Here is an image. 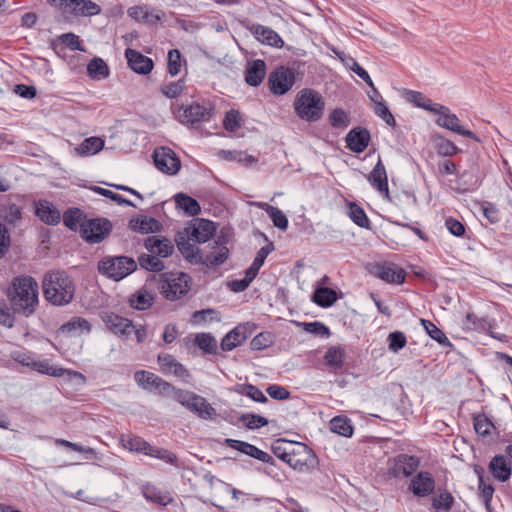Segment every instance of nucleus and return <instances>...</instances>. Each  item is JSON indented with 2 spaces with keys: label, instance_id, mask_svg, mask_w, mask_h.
<instances>
[{
  "label": "nucleus",
  "instance_id": "nucleus-1",
  "mask_svg": "<svg viewBox=\"0 0 512 512\" xmlns=\"http://www.w3.org/2000/svg\"><path fill=\"white\" fill-rule=\"evenodd\" d=\"M271 450L295 471L311 472L318 466L316 454L304 443L277 439L272 443Z\"/></svg>",
  "mask_w": 512,
  "mask_h": 512
},
{
  "label": "nucleus",
  "instance_id": "nucleus-2",
  "mask_svg": "<svg viewBox=\"0 0 512 512\" xmlns=\"http://www.w3.org/2000/svg\"><path fill=\"white\" fill-rule=\"evenodd\" d=\"M39 287L31 276H19L13 279L7 291V297L14 309L26 317L36 311L38 305Z\"/></svg>",
  "mask_w": 512,
  "mask_h": 512
},
{
  "label": "nucleus",
  "instance_id": "nucleus-3",
  "mask_svg": "<svg viewBox=\"0 0 512 512\" xmlns=\"http://www.w3.org/2000/svg\"><path fill=\"white\" fill-rule=\"evenodd\" d=\"M43 294L53 305L64 306L70 303L75 294L72 279L64 271H50L43 279Z\"/></svg>",
  "mask_w": 512,
  "mask_h": 512
},
{
  "label": "nucleus",
  "instance_id": "nucleus-4",
  "mask_svg": "<svg viewBox=\"0 0 512 512\" xmlns=\"http://www.w3.org/2000/svg\"><path fill=\"white\" fill-rule=\"evenodd\" d=\"M323 97L312 89L301 90L294 101V110L297 116L308 122L318 121L324 112Z\"/></svg>",
  "mask_w": 512,
  "mask_h": 512
},
{
  "label": "nucleus",
  "instance_id": "nucleus-5",
  "mask_svg": "<svg viewBox=\"0 0 512 512\" xmlns=\"http://www.w3.org/2000/svg\"><path fill=\"white\" fill-rule=\"evenodd\" d=\"M191 278L188 274H164L160 280V292L169 301H176L184 297L190 290Z\"/></svg>",
  "mask_w": 512,
  "mask_h": 512
},
{
  "label": "nucleus",
  "instance_id": "nucleus-6",
  "mask_svg": "<svg viewBox=\"0 0 512 512\" xmlns=\"http://www.w3.org/2000/svg\"><path fill=\"white\" fill-rule=\"evenodd\" d=\"M136 269V261L127 256L106 257L98 263L99 272L115 281L122 280Z\"/></svg>",
  "mask_w": 512,
  "mask_h": 512
},
{
  "label": "nucleus",
  "instance_id": "nucleus-7",
  "mask_svg": "<svg viewBox=\"0 0 512 512\" xmlns=\"http://www.w3.org/2000/svg\"><path fill=\"white\" fill-rule=\"evenodd\" d=\"M177 119L187 125H194L200 122H208L214 115V107L210 103H192L187 106H180L175 111Z\"/></svg>",
  "mask_w": 512,
  "mask_h": 512
},
{
  "label": "nucleus",
  "instance_id": "nucleus-8",
  "mask_svg": "<svg viewBox=\"0 0 512 512\" xmlns=\"http://www.w3.org/2000/svg\"><path fill=\"white\" fill-rule=\"evenodd\" d=\"M64 14L90 17L101 13V7L91 0H46Z\"/></svg>",
  "mask_w": 512,
  "mask_h": 512
},
{
  "label": "nucleus",
  "instance_id": "nucleus-9",
  "mask_svg": "<svg viewBox=\"0 0 512 512\" xmlns=\"http://www.w3.org/2000/svg\"><path fill=\"white\" fill-rule=\"evenodd\" d=\"M432 113L438 115L435 123L439 127L470 138L476 142L480 141L479 137L474 132L461 126L458 116L454 114L447 106L438 103Z\"/></svg>",
  "mask_w": 512,
  "mask_h": 512
},
{
  "label": "nucleus",
  "instance_id": "nucleus-10",
  "mask_svg": "<svg viewBox=\"0 0 512 512\" xmlns=\"http://www.w3.org/2000/svg\"><path fill=\"white\" fill-rule=\"evenodd\" d=\"M112 223L107 218L88 219L81 229L80 236L90 244H98L105 240L112 231Z\"/></svg>",
  "mask_w": 512,
  "mask_h": 512
},
{
  "label": "nucleus",
  "instance_id": "nucleus-11",
  "mask_svg": "<svg viewBox=\"0 0 512 512\" xmlns=\"http://www.w3.org/2000/svg\"><path fill=\"white\" fill-rule=\"evenodd\" d=\"M295 80L294 68L280 66L270 73L268 86L274 95H284L293 87Z\"/></svg>",
  "mask_w": 512,
  "mask_h": 512
},
{
  "label": "nucleus",
  "instance_id": "nucleus-12",
  "mask_svg": "<svg viewBox=\"0 0 512 512\" xmlns=\"http://www.w3.org/2000/svg\"><path fill=\"white\" fill-rule=\"evenodd\" d=\"M156 168L164 174L175 175L181 168V161L169 147H158L153 152Z\"/></svg>",
  "mask_w": 512,
  "mask_h": 512
},
{
  "label": "nucleus",
  "instance_id": "nucleus-13",
  "mask_svg": "<svg viewBox=\"0 0 512 512\" xmlns=\"http://www.w3.org/2000/svg\"><path fill=\"white\" fill-rule=\"evenodd\" d=\"M228 256L229 249L227 246L222 241L216 240L209 251L202 250L196 263L207 267H217L222 265L228 259Z\"/></svg>",
  "mask_w": 512,
  "mask_h": 512
},
{
  "label": "nucleus",
  "instance_id": "nucleus-14",
  "mask_svg": "<svg viewBox=\"0 0 512 512\" xmlns=\"http://www.w3.org/2000/svg\"><path fill=\"white\" fill-rule=\"evenodd\" d=\"M371 273L387 283L402 284L406 278V272L404 269L389 262L376 263L373 265Z\"/></svg>",
  "mask_w": 512,
  "mask_h": 512
},
{
  "label": "nucleus",
  "instance_id": "nucleus-15",
  "mask_svg": "<svg viewBox=\"0 0 512 512\" xmlns=\"http://www.w3.org/2000/svg\"><path fill=\"white\" fill-rule=\"evenodd\" d=\"M101 319L113 334L121 337H128L134 328V324L130 319L113 312H102Z\"/></svg>",
  "mask_w": 512,
  "mask_h": 512
},
{
  "label": "nucleus",
  "instance_id": "nucleus-16",
  "mask_svg": "<svg viewBox=\"0 0 512 512\" xmlns=\"http://www.w3.org/2000/svg\"><path fill=\"white\" fill-rule=\"evenodd\" d=\"M420 466V459L414 455L399 454L394 459V465L391 468L394 477L412 476Z\"/></svg>",
  "mask_w": 512,
  "mask_h": 512
},
{
  "label": "nucleus",
  "instance_id": "nucleus-17",
  "mask_svg": "<svg viewBox=\"0 0 512 512\" xmlns=\"http://www.w3.org/2000/svg\"><path fill=\"white\" fill-rule=\"evenodd\" d=\"M225 443L228 447L238 450L239 452L255 458L263 463L272 465L274 464V459L270 454L250 443L230 438H227Z\"/></svg>",
  "mask_w": 512,
  "mask_h": 512
},
{
  "label": "nucleus",
  "instance_id": "nucleus-18",
  "mask_svg": "<svg viewBox=\"0 0 512 512\" xmlns=\"http://www.w3.org/2000/svg\"><path fill=\"white\" fill-rule=\"evenodd\" d=\"M367 180L385 199H390L387 172L381 158L368 174Z\"/></svg>",
  "mask_w": 512,
  "mask_h": 512
},
{
  "label": "nucleus",
  "instance_id": "nucleus-19",
  "mask_svg": "<svg viewBox=\"0 0 512 512\" xmlns=\"http://www.w3.org/2000/svg\"><path fill=\"white\" fill-rule=\"evenodd\" d=\"M127 13L129 17L137 22H144L150 25H157L164 17V13L161 10L149 7L148 5L130 7Z\"/></svg>",
  "mask_w": 512,
  "mask_h": 512
},
{
  "label": "nucleus",
  "instance_id": "nucleus-20",
  "mask_svg": "<svg viewBox=\"0 0 512 512\" xmlns=\"http://www.w3.org/2000/svg\"><path fill=\"white\" fill-rule=\"evenodd\" d=\"M435 481L431 473L421 471L410 481L409 490L417 497H426L433 492Z\"/></svg>",
  "mask_w": 512,
  "mask_h": 512
},
{
  "label": "nucleus",
  "instance_id": "nucleus-21",
  "mask_svg": "<svg viewBox=\"0 0 512 512\" xmlns=\"http://www.w3.org/2000/svg\"><path fill=\"white\" fill-rule=\"evenodd\" d=\"M125 57L128 66L137 74L147 75L154 67L153 60L137 50L127 48L125 50Z\"/></svg>",
  "mask_w": 512,
  "mask_h": 512
},
{
  "label": "nucleus",
  "instance_id": "nucleus-22",
  "mask_svg": "<svg viewBox=\"0 0 512 512\" xmlns=\"http://www.w3.org/2000/svg\"><path fill=\"white\" fill-rule=\"evenodd\" d=\"M189 240L197 243L207 242L215 233V225L206 219H196L195 223L187 229Z\"/></svg>",
  "mask_w": 512,
  "mask_h": 512
},
{
  "label": "nucleus",
  "instance_id": "nucleus-23",
  "mask_svg": "<svg viewBox=\"0 0 512 512\" xmlns=\"http://www.w3.org/2000/svg\"><path fill=\"white\" fill-rule=\"evenodd\" d=\"M345 141L352 152L361 153L369 145L370 133L366 128L356 127L348 132Z\"/></svg>",
  "mask_w": 512,
  "mask_h": 512
},
{
  "label": "nucleus",
  "instance_id": "nucleus-24",
  "mask_svg": "<svg viewBox=\"0 0 512 512\" xmlns=\"http://www.w3.org/2000/svg\"><path fill=\"white\" fill-rule=\"evenodd\" d=\"M266 76V63L264 60L256 59L248 61L245 69V81L252 87L259 86Z\"/></svg>",
  "mask_w": 512,
  "mask_h": 512
},
{
  "label": "nucleus",
  "instance_id": "nucleus-25",
  "mask_svg": "<svg viewBox=\"0 0 512 512\" xmlns=\"http://www.w3.org/2000/svg\"><path fill=\"white\" fill-rule=\"evenodd\" d=\"M251 33L256 37L258 41L267 44L272 47L280 48L283 46V40L277 32L273 29L260 25L253 24L250 27Z\"/></svg>",
  "mask_w": 512,
  "mask_h": 512
},
{
  "label": "nucleus",
  "instance_id": "nucleus-26",
  "mask_svg": "<svg viewBox=\"0 0 512 512\" xmlns=\"http://www.w3.org/2000/svg\"><path fill=\"white\" fill-rule=\"evenodd\" d=\"M141 492L147 501L161 506H167L173 501V498L168 491H163L150 482L141 486Z\"/></svg>",
  "mask_w": 512,
  "mask_h": 512
},
{
  "label": "nucleus",
  "instance_id": "nucleus-27",
  "mask_svg": "<svg viewBox=\"0 0 512 512\" xmlns=\"http://www.w3.org/2000/svg\"><path fill=\"white\" fill-rule=\"evenodd\" d=\"M189 411L195 413L198 417L208 420L216 415V410L200 395L193 394L187 405Z\"/></svg>",
  "mask_w": 512,
  "mask_h": 512
},
{
  "label": "nucleus",
  "instance_id": "nucleus-28",
  "mask_svg": "<svg viewBox=\"0 0 512 512\" xmlns=\"http://www.w3.org/2000/svg\"><path fill=\"white\" fill-rule=\"evenodd\" d=\"M91 329V324L85 318L75 316L60 326L59 333L67 336H80L89 334Z\"/></svg>",
  "mask_w": 512,
  "mask_h": 512
},
{
  "label": "nucleus",
  "instance_id": "nucleus-29",
  "mask_svg": "<svg viewBox=\"0 0 512 512\" xmlns=\"http://www.w3.org/2000/svg\"><path fill=\"white\" fill-rule=\"evenodd\" d=\"M488 467L493 477L500 482L509 480L512 473L511 464L503 455L494 456Z\"/></svg>",
  "mask_w": 512,
  "mask_h": 512
},
{
  "label": "nucleus",
  "instance_id": "nucleus-30",
  "mask_svg": "<svg viewBox=\"0 0 512 512\" xmlns=\"http://www.w3.org/2000/svg\"><path fill=\"white\" fill-rule=\"evenodd\" d=\"M144 246L151 254L160 257H168L174 251V245L169 239H160L157 236H149L145 240Z\"/></svg>",
  "mask_w": 512,
  "mask_h": 512
},
{
  "label": "nucleus",
  "instance_id": "nucleus-31",
  "mask_svg": "<svg viewBox=\"0 0 512 512\" xmlns=\"http://www.w3.org/2000/svg\"><path fill=\"white\" fill-rule=\"evenodd\" d=\"M35 213L42 222L48 225H56L61 219L60 212L47 200H40L36 203Z\"/></svg>",
  "mask_w": 512,
  "mask_h": 512
},
{
  "label": "nucleus",
  "instance_id": "nucleus-32",
  "mask_svg": "<svg viewBox=\"0 0 512 512\" xmlns=\"http://www.w3.org/2000/svg\"><path fill=\"white\" fill-rule=\"evenodd\" d=\"M129 228L135 232L147 234L160 231L162 225L153 217L139 215L129 221Z\"/></svg>",
  "mask_w": 512,
  "mask_h": 512
},
{
  "label": "nucleus",
  "instance_id": "nucleus-33",
  "mask_svg": "<svg viewBox=\"0 0 512 512\" xmlns=\"http://www.w3.org/2000/svg\"><path fill=\"white\" fill-rule=\"evenodd\" d=\"M158 361L163 372L172 373L176 377L181 379H187L190 377L188 370L180 362H178L172 355H159Z\"/></svg>",
  "mask_w": 512,
  "mask_h": 512
},
{
  "label": "nucleus",
  "instance_id": "nucleus-34",
  "mask_svg": "<svg viewBox=\"0 0 512 512\" xmlns=\"http://www.w3.org/2000/svg\"><path fill=\"white\" fill-rule=\"evenodd\" d=\"M246 339L247 335L245 327L238 325L222 338L220 347L223 351H231L240 346Z\"/></svg>",
  "mask_w": 512,
  "mask_h": 512
},
{
  "label": "nucleus",
  "instance_id": "nucleus-35",
  "mask_svg": "<svg viewBox=\"0 0 512 512\" xmlns=\"http://www.w3.org/2000/svg\"><path fill=\"white\" fill-rule=\"evenodd\" d=\"M87 220V215L79 208H70L63 214L64 225L75 232L81 233V229Z\"/></svg>",
  "mask_w": 512,
  "mask_h": 512
},
{
  "label": "nucleus",
  "instance_id": "nucleus-36",
  "mask_svg": "<svg viewBox=\"0 0 512 512\" xmlns=\"http://www.w3.org/2000/svg\"><path fill=\"white\" fill-rule=\"evenodd\" d=\"M404 96L406 100L415 106L427 110L429 112H433L438 103H433L430 98L424 95L422 92L414 91V90H404Z\"/></svg>",
  "mask_w": 512,
  "mask_h": 512
},
{
  "label": "nucleus",
  "instance_id": "nucleus-37",
  "mask_svg": "<svg viewBox=\"0 0 512 512\" xmlns=\"http://www.w3.org/2000/svg\"><path fill=\"white\" fill-rule=\"evenodd\" d=\"M324 360L331 369L339 370L345 361V350L340 346H331L325 352Z\"/></svg>",
  "mask_w": 512,
  "mask_h": 512
},
{
  "label": "nucleus",
  "instance_id": "nucleus-38",
  "mask_svg": "<svg viewBox=\"0 0 512 512\" xmlns=\"http://www.w3.org/2000/svg\"><path fill=\"white\" fill-rule=\"evenodd\" d=\"M30 368L39 373L46 374L49 376H54V377H62L67 373V370L62 367L52 366L50 364V360H48V359L38 360V359L34 358L33 362H31Z\"/></svg>",
  "mask_w": 512,
  "mask_h": 512
},
{
  "label": "nucleus",
  "instance_id": "nucleus-39",
  "mask_svg": "<svg viewBox=\"0 0 512 512\" xmlns=\"http://www.w3.org/2000/svg\"><path fill=\"white\" fill-rule=\"evenodd\" d=\"M154 296L146 289H140L129 298L130 306L137 310H146L153 304Z\"/></svg>",
  "mask_w": 512,
  "mask_h": 512
},
{
  "label": "nucleus",
  "instance_id": "nucleus-40",
  "mask_svg": "<svg viewBox=\"0 0 512 512\" xmlns=\"http://www.w3.org/2000/svg\"><path fill=\"white\" fill-rule=\"evenodd\" d=\"M104 147V140L99 137L86 138L79 146L75 148L80 156L93 155L101 151Z\"/></svg>",
  "mask_w": 512,
  "mask_h": 512
},
{
  "label": "nucleus",
  "instance_id": "nucleus-41",
  "mask_svg": "<svg viewBox=\"0 0 512 512\" xmlns=\"http://www.w3.org/2000/svg\"><path fill=\"white\" fill-rule=\"evenodd\" d=\"M330 429L332 432L344 437H351L354 431L351 420L342 415L332 418L330 421Z\"/></svg>",
  "mask_w": 512,
  "mask_h": 512
},
{
  "label": "nucleus",
  "instance_id": "nucleus-42",
  "mask_svg": "<svg viewBox=\"0 0 512 512\" xmlns=\"http://www.w3.org/2000/svg\"><path fill=\"white\" fill-rule=\"evenodd\" d=\"M87 73L93 80H102L109 76V68L101 58H93L87 65Z\"/></svg>",
  "mask_w": 512,
  "mask_h": 512
},
{
  "label": "nucleus",
  "instance_id": "nucleus-43",
  "mask_svg": "<svg viewBox=\"0 0 512 512\" xmlns=\"http://www.w3.org/2000/svg\"><path fill=\"white\" fill-rule=\"evenodd\" d=\"M312 298L317 305L327 308L336 302L337 294L331 288L321 287L315 290Z\"/></svg>",
  "mask_w": 512,
  "mask_h": 512
},
{
  "label": "nucleus",
  "instance_id": "nucleus-44",
  "mask_svg": "<svg viewBox=\"0 0 512 512\" xmlns=\"http://www.w3.org/2000/svg\"><path fill=\"white\" fill-rule=\"evenodd\" d=\"M175 201L177 206L183 209L185 213L190 216H196L201 211L199 203L194 198L183 193L177 194L175 196Z\"/></svg>",
  "mask_w": 512,
  "mask_h": 512
},
{
  "label": "nucleus",
  "instance_id": "nucleus-45",
  "mask_svg": "<svg viewBox=\"0 0 512 512\" xmlns=\"http://www.w3.org/2000/svg\"><path fill=\"white\" fill-rule=\"evenodd\" d=\"M124 447L129 449L130 451L142 453L150 457L154 449V446H152L150 443H148L146 440L139 436L129 437L126 440Z\"/></svg>",
  "mask_w": 512,
  "mask_h": 512
},
{
  "label": "nucleus",
  "instance_id": "nucleus-46",
  "mask_svg": "<svg viewBox=\"0 0 512 512\" xmlns=\"http://www.w3.org/2000/svg\"><path fill=\"white\" fill-rule=\"evenodd\" d=\"M348 215L350 219L361 228H370V220L367 217L364 209L358 204L351 202L348 205Z\"/></svg>",
  "mask_w": 512,
  "mask_h": 512
},
{
  "label": "nucleus",
  "instance_id": "nucleus-47",
  "mask_svg": "<svg viewBox=\"0 0 512 512\" xmlns=\"http://www.w3.org/2000/svg\"><path fill=\"white\" fill-rule=\"evenodd\" d=\"M161 377L157 376L156 374L146 371V370H139L134 373V380L135 382L146 390L154 389L158 381Z\"/></svg>",
  "mask_w": 512,
  "mask_h": 512
},
{
  "label": "nucleus",
  "instance_id": "nucleus-48",
  "mask_svg": "<svg viewBox=\"0 0 512 512\" xmlns=\"http://www.w3.org/2000/svg\"><path fill=\"white\" fill-rule=\"evenodd\" d=\"M261 207L265 209L269 217L271 218L275 227L285 231L288 227V219L285 214L277 207L269 204H261Z\"/></svg>",
  "mask_w": 512,
  "mask_h": 512
},
{
  "label": "nucleus",
  "instance_id": "nucleus-49",
  "mask_svg": "<svg viewBox=\"0 0 512 512\" xmlns=\"http://www.w3.org/2000/svg\"><path fill=\"white\" fill-rule=\"evenodd\" d=\"M138 262L141 268L151 272H160L165 267L163 261L154 254H142L139 256Z\"/></svg>",
  "mask_w": 512,
  "mask_h": 512
},
{
  "label": "nucleus",
  "instance_id": "nucleus-50",
  "mask_svg": "<svg viewBox=\"0 0 512 512\" xmlns=\"http://www.w3.org/2000/svg\"><path fill=\"white\" fill-rule=\"evenodd\" d=\"M195 344L205 353H216L217 341L210 333H198L195 337Z\"/></svg>",
  "mask_w": 512,
  "mask_h": 512
},
{
  "label": "nucleus",
  "instance_id": "nucleus-51",
  "mask_svg": "<svg viewBox=\"0 0 512 512\" xmlns=\"http://www.w3.org/2000/svg\"><path fill=\"white\" fill-rule=\"evenodd\" d=\"M425 330L429 334V336L443 346H451L450 340L444 334V332L439 329L434 323L429 320L422 319L421 320Z\"/></svg>",
  "mask_w": 512,
  "mask_h": 512
},
{
  "label": "nucleus",
  "instance_id": "nucleus-52",
  "mask_svg": "<svg viewBox=\"0 0 512 512\" xmlns=\"http://www.w3.org/2000/svg\"><path fill=\"white\" fill-rule=\"evenodd\" d=\"M473 426L475 432L483 437L491 435L492 431L495 429L494 424L484 414L476 415L473 418Z\"/></svg>",
  "mask_w": 512,
  "mask_h": 512
},
{
  "label": "nucleus",
  "instance_id": "nucleus-53",
  "mask_svg": "<svg viewBox=\"0 0 512 512\" xmlns=\"http://www.w3.org/2000/svg\"><path fill=\"white\" fill-rule=\"evenodd\" d=\"M241 422L247 429L255 430L268 425V420L260 415L253 413H245L239 417Z\"/></svg>",
  "mask_w": 512,
  "mask_h": 512
},
{
  "label": "nucleus",
  "instance_id": "nucleus-54",
  "mask_svg": "<svg viewBox=\"0 0 512 512\" xmlns=\"http://www.w3.org/2000/svg\"><path fill=\"white\" fill-rule=\"evenodd\" d=\"M388 349L393 353H398L407 344V337L401 331L391 332L388 337Z\"/></svg>",
  "mask_w": 512,
  "mask_h": 512
},
{
  "label": "nucleus",
  "instance_id": "nucleus-55",
  "mask_svg": "<svg viewBox=\"0 0 512 512\" xmlns=\"http://www.w3.org/2000/svg\"><path fill=\"white\" fill-rule=\"evenodd\" d=\"M370 99L374 102V112L377 116H379L381 119H383L389 126L394 127L396 125V121L388 107L385 105V103L382 100H376L372 96H370Z\"/></svg>",
  "mask_w": 512,
  "mask_h": 512
},
{
  "label": "nucleus",
  "instance_id": "nucleus-56",
  "mask_svg": "<svg viewBox=\"0 0 512 512\" xmlns=\"http://www.w3.org/2000/svg\"><path fill=\"white\" fill-rule=\"evenodd\" d=\"M333 128L345 129L350 123L349 115L341 108L334 109L329 116Z\"/></svg>",
  "mask_w": 512,
  "mask_h": 512
},
{
  "label": "nucleus",
  "instance_id": "nucleus-57",
  "mask_svg": "<svg viewBox=\"0 0 512 512\" xmlns=\"http://www.w3.org/2000/svg\"><path fill=\"white\" fill-rule=\"evenodd\" d=\"M454 498L450 492H442L433 499V506L439 512H450Z\"/></svg>",
  "mask_w": 512,
  "mask_h": 512
},
{
  "label": "nucleus",
  "instance_id": "nucleus-58",
  "mask_svg": "<svg viewBox=\"0 0 512 512\" xmlns=\"http://www.w3.org/2000/svg\"><path fill=\"white\" fill-rule=\"evenodd\" d=\"M92 191L95 193L104 196L106 198L111 199L112 201L116 202L119 205H126V206H132L135 207L134 203L126 198H124L122 195L117 194L111 190L99 187V186H93L91 188Z\"/></svg>",
  "mask_w": 512,
  "mask_h": 512
},
{
  "label": "nucleus",
  "instance_id": "nucleus-59",
  "mask_svg": "<svg viewBox=\"0 0 512 512\" xmlns=\"http://www.w3.org/2000/svg\"><path fill=\"white\" fill-rule=\"evenodd\" d=\"M274 343V335L271 332H261L251 340V348L253 350H263L270 347Z\"/></svg>",
  "mask_w": 512,
  "mask_h": 512
},
{
  "label": "nucleus",
  "instance_id": "nucleus-60",
  "mask_svg": "<svg viewBox=\"0 0 512 512\" xmlns=\"http://www.w3.org/2000/svg\"><path fill=\"white\" fill-rule=\"evenodd\" d=\"M436 151L443 157H451L458 154L461 149L458 148L452 141L444 138H440L436 144Z\"/></svg>",
  "mask_w": 512,
  "mask_h": 512
},
{
  "label": "nucleus",
  "instance_id": "nucleus-61",
  "mask_svg": "<svg viewBox=\"0 0 512 512\" xmlns=\"http://www.w3.org/2000/svg\"><path fill=\"white\" fill-rule=\"evenodd\" d=\"M239 392L249 398H251L255 402L265 403L268 401L265 394L255 385L252 384H244L240 387Z\"/></svg>",
  "mask_w": 512,
  "mask_h": 512
},
{
  "label": "nucleus",
  "instance_id": "nucleus-62",
  "mask_svg": "<svg viewBox=\"0 0 512 512\" xmlns=\"http://www.w3.org/2000/svg\"><path fill=\"white\" fill-rule=\"evenodd\" d=\"M223 127L229 132H236L240 128V113L234 109L227 111L223 119Z\"/></svg>",
  "mask_w": 512,
  "mask_h": 512
},
{
  "label": "nucleus",
  "instance_id": "nucleus-63",
  "mask_svg": "<svg viewBox=\"0 0 512 512\" xmlns=\"http://www.w3.org/2000/svg\"><path fill=\"white\" fill-rule=\"evenodd\" d=\"M185 88V81L179 79L175 82L164 84L161 87V92L168 98H175L179 96Z\"/></svg>",
  "mask_w": 512,
  "mask_h": 512
},
{
  "label": "nucleus",
  "instance_id": "nucleus-64",
  "mask_svg": "<svg viewBox=\"0 0 512 512\" xmlns=\"http://www.w3.org/2000/svg\"><path fill=\"white\" fill-rule=\"evenodd\" d=\"M181 70V53L178 49H172L168 52V72L176 76Z\"/></svg>",
  "mask_w": 512,
  "mask_h": 512
}]
</instances>
